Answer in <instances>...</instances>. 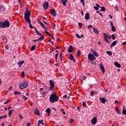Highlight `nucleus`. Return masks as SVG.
Listing matches in <instances>:
<instances>
[{
	"mask_svg": "<svg viewBox=\"0 0 126 126\" xmlns=\"http://www.w3.org/2000/svg\"><path fill=\"white\" fill-rule=\"evenodd\" d=\"M45 33H46V34H47L49 36H51V34L49 33L48 32H47V31H45Z\"/></svg>",
	"mask_w": 126,
	"mask_h": 126,
	"instance_id": "680f3d73",
	"label": "nucleus"
},
{
	"mask_svg": "<svg viewBox=\"0 0 126 126\" xmlns=\"http://www.w3.org/2000/svg\"><path fill=\"white\" fill-rule=\"evenodd\" d=\"M80 55H81V52H80V50H78L77 56H79L80 57Z\"/></svg>",
	"mask_w": 126,
	"mask_h": 126,
	"instance_id": "c9c22d12",
	"label": "nucleus"
},
{
	"mask_svg": "<svg viewBox=\"0 0 126 126\" xmlns=\"http://www.w3.org/2000/svg\"><path fill=\"white\" fill-rule=\"evenodd\" d=\"M94 8L95 10H98L99 9V8H98V7H97L96 6H94Z\"/></svg>",
	"mask_w": 126,
	"mask_h": 126,
	"instance_id": "09e8293b",
	"label": "nucleus"
},
{
	"mask_svg": "<svg viewBox=\"0 0 126 126\" xmlns=\"http://www.w3.org/2000/svg\"><path fill=\"white\" fill-rule=\"evenodd\" d=\"M49 83L50 84V87L49 88V90L50 91H53L55 89V84L54 83V81L52 80H49Z\"/></svg>",
	"mask_w": 126,
	"mask_h": 126,
	"instance_id": "20e7f679",
	"label": "nucleus"
},
{
	"mask_svg": "<svg viewBox=\"0 0 126 126\" xmlns=\"http://www.w3.org/2000/svg\"><path fill=\"white\" fill-rule=\"evenodd\" d=\"M4 26L5 28H6V27H9V26H10V23L8 20H5L4 22Z\"/></svg>",
	"mask_w": 126,
	"mask_h": 126,
	"instance_id": "6e6552de",
	"label": "nucleus"
},
{
	"mask_svg": "<svg viewBox=\"0 0 126 126\" xmlns=\"http://www.w3.org/2000/svg\"><path fill=\"white\" fill-rule=\"evenodd\" d=\"M31 126V124H30V123H28L27 124V126Z\"/></svg>",
	"mask_w": 126,
	"mask_h": 126,
	"instance_id": "69168bd1",
	"label": "nucleus"
},
{
	"mask_svg": "<svg viewBox=\"0 0 126 126\" xmlns=\"http://www.w3.org/2000/svg\"><path fill=\"white\" fill-rule=\"evenodd\" d=\"M90 28H92V25H89L88 26V29H89Z\"/></svg>",
	"mask_w": 126,
	"mask_h": 126,
	"instance_id": "bf43d9fd",
	"label": "nucleus"
},
{
	"mask_svg": "<svg viewBox=\"0 0 126 126\" xmlns=\"http://www.w3.org/2000/svg\"><path fill=\"white\" fill-rule=\"evenodd\" d=\"M114 64L116 66H117V67H118V68L121 67V64L118 62H115Z\"/></svg>",
	"mask_w": 126,
	"mask_h": 126,
	"instance_id": "5701e85b",
	"label": "nucleus"
},
{
	"mask_svg": "<svg viewBox=\"0 0 126 126\" xmlns=\"http://www.w3.org/2000/svg\"><path fill=\"white\" fill-rule=\"evenodd\" d=\"M104 35V38H109V35H108V34H107L106 33H103Z\"/></svg>",
	"mask_w": 126,
	"mask_h": 126,
	"instance_id": "7c9ffc66",
	"label": "nucleus"
},
{
	"mask_svg": "<svg viewBox=\"0 0 126 126\" xmlns=\"http://www.w3.org/2000/svg\"><path fill=\"white\" fill-rule=\"evenodd\" d=\"M43 28H44V30H45V31H48V28L46 27L45 26Z\"/></svg>",
	"mask_w": 126,
	"mask_h": 126,
	"instance_id": "864d4df0",
	"label": "nucleus"
},
{
	"mask_svg": "<svg viewBox=\"0 0 126 126\" xmlns=\"http://www.w3.org/2000/svg\"><path fill=\"white\" fill-rule=\"evenodd\" d=\"M35 32L36 33V34H37L38 35H39V36H41V37H42L43 35V34H42V33L39 32L37 31V32Z\"/></svg>",
	"mask_w": 126,
	"mask_h": 126,
	"instance_id": "f704fd0d",
	"label": "nucleus"
},
{
	"mask_svg": "<svg viewBox=\"0 0 126 126\" xmlns=\"http://www.w3.org/2000/svg\"><path fill=\"white\" fill-rule=\"evenodd\" d=\"M122 113L123 114V115H126V110L123 109L122 111Z\"/></svg>",
	"mask_w": 126,
	"mask_h": 126,
	"instance_id": "e433bc0d",
	"label": "nucleus"
},
{
	"mask_svg": "<svg viewBox=\"0 0 126 126\" xmlns=\"http://www.w3.org/2000/svg\"><path fill=\"white\" fill-rule=\"evenodd\" d=\"M49 99L51 103H55V102H58L59 101V97L57 96L56 94H51Z\"/></svg>",
	"mask_w": 126,
	"mask_h": 126,
	"instance_id": "f257e3e1",
	"label": "nucleus"
},
{
	"mask_svg": "<svg viewBox=\"0 0 126 126\" xmlns=\"http://www.w3.org/2000/svg\"><path fill=\"white\" fill-rule=\"evenodd\" d=\"M100 67L102 72H105V68H104V66H103L102 63H100Z\"/></svg>",
	"mask_w": 126,
	"mask_h": 126,
	"instance_id": "6ab92c4d",
	"label": "nucleus"
},
{
	"mask_svg": "<svg viewBox=\"0 0 126 126\" xmlns=\"http://www.w3.org/2000/svg\"><path fill=\"white\" fill-rule=\"evenodd\" d=\"M76 36L77 38H78V39H81L80 35H79L78 33H76Z\"/></svg>",
	"mask_w": 126,
	"mask_h": 126,
	"instance_id": "a19ab883",
	"label": "nucleus"
},
{
	"mask_svg": "<svg viewBox=\"0 0 126 126\" xmlns=\"http://www.w3.org/2000/svg\"><path fill=\"white\" fill-rule=\"evenodd\" d=\"M105 41L107 42V43H110V41H109V39L108 38H104Z\"/></svg>",
	"mask_w": 126,
	"mask_h": 126,
	"instance_id": "3c124183",
	"label": "nucleus"
},
{
	"mask_svg": "<svg viewBox=\"0 0 126 126\" xmlns=\"http://www.w3.org/2000/svg\"><path fill=\"white\" fill-rule=\"evenodd\" d=\"M22 98L24 99V100H27V99H28L27 97L25 96V95H23Z\"/></svg>",
	"mask_w": 126,
	"mask_h": 126,
	"instance_id": "8fccbe9b",
	"label": "nucleus"
},
{
	"mask_svg": "<svg viewBox=\"0 0 126 126\" xmlns=\"http://www.w3.org/2000/svg\"><path fill=\"white\" fill-rule=\"evenodd\" d=\"M42 5L44 9H48V8H49V2H48L44 1Z\"/></svg>",
	"mask_w": 126,
	"mask_h": 126,
	"instance_id": "0eeeda50",
	"label": "nucleus"
},
{
	"mask_svg": "<svg viewBox=\"0 0 126 126\" xmlns=\"http://www.w3.org/2000/svg\"><path fill=\"white\" fill-rule=\"evenodd\" d=\"M112 37L113 40H115L116 39V36H115V34H112Z\"/></svg>",
	"mask_w": 126,
	"mask_h": 126,
	"instance_id": "49530a36",
	"label": "nucleus"
},
{
	"mask_svg": "<svg viewBox=\"0 0 126 126\" xmlns=\"http://www.w3.org/2000/svg\"><path fill=\"white\" fill-rule=\"evenodd\" d=\"M40 25V26H41V27H42V28L43 27H45V25H44V24H43V23H41Z\"/></svg>",
	"mask_w": 126,
	"mask_h": 126,
	"instance_id": "6e6d98bb",
	"label": "nucleus"
},
{
	"mask_svg": "<svg viewBox=\"0 0 126 126\" xmlns=\"http://www.w3.org/2000/svg\"><path fill=\"white\" fill-rule=\"evenodd\" d=\"M78 26L80 27V28H81V27H82V23H78Z\"/></svg>",
	"mask_w": 126,
	"mask_h": 126,
	"instance_id": "de8ad7c7",
	"label": "nucleus"
},
{
	"mask_svg": "<svg viewBox=\"0 0 126 126\" xmlns=\"http://www.w3.org/2000/svg\"><path fill=\"white\" fill-rule=\"evenodd\" d=\"M59 55V54L57 53L56 54H55V60L56 63H58V56Z\"/></svg>",
	"mask_w": 126,
	"mask_h": 126,
	"instance_id": "72a5a7b5",
	"label": "nucleus"
},
{
	"mask_svg": "<svg viewBox=\"0 0 126 126\" xmlns=\"http://www.w3.org/2000/svg\"><path fill=\"white\" fill-rule=\"evenodd\" d=\"M86 76H83V77H82V79H83V80H85V79H86Z\"/></svg>",
	"mask_w": 126,
	"mask_h": 126,
	"instance_id": "13d9d810",
	"label": "nucleus"
},
{
	"mask_svg": "<svg viewBox=\"0 0 126 126\" xmlns=\"http://www.w3.org/2000/svg\"><path fill=\"white\" fill-rule=\"evenodd\" d=\"M6 9V8L5 7V6L3 5H1L0 6V11H5Z\"/></svg>",
	"mask_w": 126,
	"mask_h": 126,
	"instance_id": "4468645a",
	"label": "nucleus"
},
{
	"mask_svg": "<svg viewBox=\"0 0 126 126\" xmlns=\"http://www.w3.org/2000/svg\"><path fill=\"white\" fill-rule=\"evenodd\" d=\"M66 98H67V94H65V95H63V99H65Z\"/></svg>",
	"mask_w": 126,
	"mask_h": 126,
	"instance_id": "4d7b16f0",
	"label": "nucleus"
},
{
	"mask_svg": "<svg viewBox=\"0 0 126 126\" xmlns=\"http://www.w3.org/2000/svg\"><path fill=\"white\" fill-rule=\"evenodd\" d=\"M36 48V45H33L32 46L31 48V51H34L35 50V48Z\"/></svg>",
	"mask_w": 126,
	"mask_h": 126,
	"instance_id": "c756f323",
	"label": "nucleus"
},
{
	"mask_svg": "<svg viewBox=\"0 0 126 126\" xmlns=\"http://www.w3.org/2000/svg\"><path fill=\"white\" fill-rule=\"evenodd\" d=\"M43 120H39L38 121V125H41V124H42V123H43Z\"/></svg>",
	"mask_w": 126,
	"mask_h": 126,
	"instance_id": "79ce46f5",
	"label": "nucleus"
},
{
	"mask_svg": "<svg viewBox=\"0 0 126 126\" xmlns=\"http://www.w3.org/2000/svg\"><path fill=\"white\" fill-rule=\"evenodd\" d=\"M28 86V82L25 81H23L20 83L19 88L20 89H24V88H27Z\"/></svg>",
	"mask_w": 126,
	"mask_h": 126,
	"instance_id": "f03ea898",
	"label": "nucleus"
},
{
	"mask_svg": "<svg viewBox=\"0 0 126 126\" xmlns=\"http://www.w3.org/2000/svg\"><path fill=\"white\" fill-rule=\"evenodd\" d=\"M49 42L51 43L52 45H54V42L51 39L48 40Z\"/></svg>",
	"mask_w": 126,
	"mask_h": 126,
	"instance_id": "052dcab7",
	"label": "nucleus"
},
{
	"mask_svg": "<svg viewBox=\"0 0 126 126\" xmlns=\"http://www.w3.org/2000/svg\"><path fill=\"white\" fill-rule=\"evenodd\" d=\"M69 123L70 124H71L72 123H73V119H69Z\"/></svg>",
	"mask_w": 126,
	"mask_h": 126,
	"instance_id": "ea45409f",
	"label": "nucleus"
},
{
	"mask_svg": "<svg viewBox=\"0 0 126 126\" xmlns=\"http://www.w3.org/2000/svg\"><path fill=\"white\" fill-rule=\"evenodd\" d=\"M115 110H116V112L117 113V114H118L119 115H121V111H120V109H119V108H118L117 107H116Z\"/></svg>",
	"mask_w": 126,
	"mask_h": 126,
	"instance_id": "393cba45",
	"label": "nucleus"
},
{
	"mask_svg": "<svg viewBox=\"0 0 126 126\" xmlns=\"http://www.w3.org/2000/svg\"><path fill=\"white\" fill-rule=\"evenodd\" d=\"M13 112V110H10L8 112V116L9 117H11V115H12V113Z\"/></svg>",
	"mask_w": 126,
	"mask_h": 126,
	"instance_id": "c85d7f7f",
	"label": "nucleus"
},
{
	"mask_svg": "<svg viewBox=\"0 0 126 126\" xmlns=\"http://www.w3.org/2000/svg\"><path fill=\"white\" fill-rule=\"evenodd\" d=\"M24 61H22L21 62H19L17 64L19 66V67H21V66L22 65V64H23V63H24Z\"/></svg>",
	"mask_w": 126,
	"mask_h": 126,
	"instance_id": "a211bd4d",
	"label": "nucleus"
},
{
	"mask_svg": "<svg viewBox=\"0 0 126 126\" xmlns=\"http://www.w3.org/2000/svg\"><path fill=\"white\" fill-rule=\"evenodd\" d=\"M30 16H31V13L30 12V11L28 9V7H27L26 10L25 12L24 19L30 18Z\"/></svg>",
	"mask_w": 126,
	"mask_h": 126,
	"instance_id": "7ed1b4c3",
	"label": "nucleus"
},
{
	"mask_svg": "<svg viewBox=\"0 0 126 126\" xmlns=\"http://www.w3.org/2000/svg\"><path fill=\"white\" fill-rule=\"evenodd\" d=\"M91 52L92 54H93V55H94V56H95V57H99V55L98 54V53H97V52L95 51V50L91 49Z\"/></svg>",
	"mask_w": 126,
	"mask_h": 126,
	"instance_id": "9d476101",
	"label": "nucleus"
},
{
	"mask_svg": "<svg viewBox=\"0 0 126 126\" xmlns=\"http://www.w3.org/2000/svg\"><path fill=\"white\" fill-rule=\"evenodd\" d=\"M117 43H118V41L117 40L113 41L111 44V46H110L111 48H112V47H114V46H115V45H117Z\"/></svg>",
	"mask_w": 126,
	"mask_h": 126,
	"instance_id": "412c9836",
	"label": "nucleus"
},
{
	"mask_svg": "<svg viewBox=\"0 0 126 126\" xmlns=\"http://www.w3.org/2000/svg\"><path fill=\"white\" fill-rule=\"evenodd\" d=\"M95 5H96V7L98 8H100V7H101V6H100V5L96 3L95 4Z\"/></svg>",
	"mask_w": 126,
	"mask_h": 126,
	"instance_id": "5fc2aeb1",
	"label": "nucleus"
},
{
	"mask_svg": "<svg viewBox=\"0 0 126 126\" xmlns=\"http://www.w3.org/2000/svg\"><path fill=\"white\" fill-rule=\"evenodd\" d=\"M42 40H44V36L39 37L38 39L33 40L32 42L35 43V42H40V41H42Z\"/></svg>",
	"mask_w": 126,
	"mask_h": 126,
	"instance_id": "9b49d317",
	"label": "nucleus"
},
{
	"mask_svg": "<svg viewBox=\"0 0 126 126\" xmlns=\"http://www.w3.org/2000/svg\"><path fill=\"white\" fill-rule=\"evenodd\" d=\"M0 28H5L4 22H0Z\"/></svg>",
	"mask_w": 126,
	"mask_h": 126,
	"instance_id": "4be33fe9",
	"label": "nucleus"
},
{
	"mask_svg": "<svg viewBox=\"0 0 126 126\" xmlns=\"http://www.w3.org/2000/svg\"><path fill=\"white\" fill-rule=\"evenodd\" d=\"M88 60L92 61H95L96 57L93 54L89 53L88 55Z\"/></svg>",
	"mask_w": 126,
	"mask_h": 126,
	"instance_id": "423d86ee",
	"label": "nucleus"
},
{
	"mask_svg": "<svg viewBox=\"0 0 126 126\" xmlns=\"http://www.w3.org/2000/svg\"><path fill=\"white\" fill-rule=\"evenodd\" d=\"M19 117L21 119L23 118V117L20 114H19Z\"/></svg>",
	"mask_w": 126,
	"mask_h": 126,
	"instance_id": "0e129e2a",
	"label": "nucleus"
},
{
	"mask_svg": "<svg viewBox=\"0 0 126 126\" xmlns=\"http://www.w3.org/2000/svg\"><path fill=\"white\" fill-rule=\"evenodd\" d=\"M34 114L35 115H37V116H40V111H39V110H38V108H36L35 110Z\"/></svg>",
	"mask_w": 126,
	"mask_h": 126,
	"instance_id": "aec40b11",
	"label": "nucleus"
},
{
	"mask_svg": "<svg viewBox=\"0 0 126 126\" xmlns=\"http://www.w3.org/2000/svg\"><path fill=\"white\" fill-rule=\"evenodd\" d=\"M122 45H123V46L126 45V41H125V42L122 43Z\"/></svg>",
	"mask_w": 126,
	"mask_h": 126,
	"instance_id": "338daca9",
	"label": "nucleus"
},
{
	"mask_svg": "<svg viewBox=\"0 0 126 126\" xmlns=\"http://www.w3.org/2000/svg\"><path fill=\"white\" fill-rule=\"evenodd\" d=\"M6 115L0 116V120H1L2 119H5L6 118Z\"/></svg>",
	"mask_w": 126,
	"mask_h": 126,
	"instance_id": "4c0bfd02",
	"label": "nucleus"
},
{
	"mask_svg": "<svg viewBox=\"0 0 126 126\" xmlns=\"http://www.w3.org/2000/svg\"><path fill=\"white\" fill-rule=\"evenodd\" d=\"M94 94H95V92L94 91L91 92V96H92V97L93 96Z\"/></svg>",
	"mask_w": 126,
	"mask_h": 126,
	"instance_id": "37998d69",
	"label": "nucleus"
},
{
	"mask_svg": "<svg viewBox=\"0 0 126 126\" xmlns=\"http://www.w3.org/2000/svg\"><path fill=\"white\" fill-rule=\"evenodd\" d=\"M67 52L68 54H70V53H72V52H73V47H72L71 45L69 46L67 49Z\"/></svg>",
	"mask_w": 126,
	"mask_h": 126,
	"instance_id": "1a4fd4ad",
	"label": "nucleus"
},
{
	"mask_svg": "<svg viewBox=\"0 0 126 126\" xmlns=\"http://www.w3.org/2000/svg\"><path fill=\"white\" fill-rule=\"evenodd\" d=\"M106 54H107V55H108V56H112V55H113L112 51H107L106 52Z\"/></svg>",
	"mask_w": 126,
	"mask_h": 126,
	"instance_id": "cd10ccee",
	"label": "nucleus"
},
{
	"mask_svg": "<svg viewBox=\"0 0 126 126\" xmlns=\"http://www.w3.org/2000/svg\"><path fill=\"white\" fill-rule=\"evenodd\" d=\"M93 32L94 33H95V34H99V31H98V30L95 28H93Z\"/></svg>",
	"mask_w": 126,
	"mask_h": 126,
	"instance_id": "bb28decb",
	"label": "nucleus"
},
{
	"mask_svg": "<svg viewBox=\"0 0 126 126\" xmlns=\"http://www.w3.org/2000/svg\"><path fill=\"white\" fill-rule=\"evenodd\" d=\"M91 123L92 125H95V124H97V118L94 117V118L92 120Z\"/></svg>",
	"mask_w": 126,
	"mask_h": 126,
	"instance_id": "f8f14e48",
	"label": "nucleus"
},
{
	"mask_svg": "<svg viewBox=\"0 0 126 126\" xmlns=\"http://www.w3.org/2000/svg\"><path fill=\"white\" fill-rule=\"evenodd\" d=\"M114 8H115L116 11H119V7H118V6H116L114 7Z\"/></svg>",
	"mask_w": 126,
	"mask_h": 126,
	"instance_id": "c03bdc74",
	"label": "nucleus"
},
{
	"mask_svg": "<svg viewBox=\"0 0 126 126\" xmlns=\"http://www.w3.org/2000/svg\"><path fill=\"white\" fill-rule=\"evenodd\" d=\"M92 63L94 64V65H96V63H95L94 61H92Z\"/></svg>",
	"mask_w": 126,
	"mask_h": 126,
	"instance_id": "e2e57ef3",
	"label": "nucleus"
},
{
	"mask_svg": "<svg viewBox=\"0 0 126 126\" xmlns=\"http://www.w3.org/2000/svg\"><path fill=\"white\" fill-rule=\"evenodd\" d=\"M46 113L48 114V116H50V114H51V109L48 108L45 111Z\"/></svg>",
	"mask_w": 126,
	"mask_h": 126,
	"instance_id": "b1692460",
	"label": "nucleus"
},
{
	"mask_svg": "<svg viewBox=\"0 0 126 126\" xmlns=\"http://www.w3.org/2000/svg\"><path fill=\"white\" fill-rule=\"evenodd\" d=\"M99 100L102 104H105V103H106V99L104 97H99Z\"/></svg>",
	"mask_w": 126,
	"mask_h": 126,
	"instance_id": "dca6fc26",
	"label": "nucleus"
},
{
	"mask_svg": "<svg viewBox=\"0 0 126 126\" xmlns=\"http://www.w3.org/2000/svg\"><path fill=\"white\" fill-rule=\"evenodd\" d=\"M25 75V73H24V72H22V76H24Z\"/></svg>",
	"mask_w": 126,
	"mask_h": 126,
	"instance_id": "774afa93",
	"label": "nucleus"
},
{
	"mask_svg": "<svg viewBox=\"0 0 126 126\" xmlns=\"http://www.w3.org/2000/svg\"><path fill=\"white\" fill-rule=\"evenodd\" d=\"M56 50H57V48H56L55 47H53L52 49H51V51L54 52V51H56Z\"/></svg>",
	"mask_w": 126,
	"mask_h": 126,
	"instance_id": "603ef678",
	"label": "nucleus"
},
{
	"mask_svg": "<svg viewBox=\"0 0 126 126\" xmlns=\"http://www.w3.org/2000/svg\"><path fill=\"white\" fill-rule=\"evenodd\" d=\"M83 106L86 107V102L83 101Z\"/></svg>",
	"mask_w": 126,
	"mask_h": 126,
	"instance_id": "a18cd8bd",
	"label": "nucleus"
},
{
	"mask_svg": "<svg viewBox=\"0 0 126 126\" xmlns=\"http://www.w3.org/2000/svg\"><path fill=\"white\" fill-rule=\"evenodd\" d=\"M111 29L113 32H116V28L114 26L111 27Z\"/></svg>",
	"mask_w": 126,
	"mask_h": 126,
	"instance_id": "2f4dec72",
	"label": "nucleus"
},
{
	"mask_svg": "<svg viewBox=\"0 0 126 126\" xmlns=\"http://www.w3.org/2000/svg\"><path fill=\"white\" fill-rule=\"evenodd\" d=\"M101 11H106V8H105V7L104 6H101Z\"/></svg>",
	"mask_w": 126,
	"mask_h": 126,
	"instance_id": "473e14b6",
	"label": "nucleus"
},
{
	"mask_svg": "<svg viewBox=\"0 0 126 126\" xmlns=\"http://www.w3.org/2000/svg\"><path fill=\"white\" fill-rule=\"evenodd\" d=\"M51 13L54 17H56L57 16V14L56 13V10H55V9L51 10Z\"/></svg>",
	"mask_w": 126,
	"mask_h": 126,
	"instance_id": "ddd939ff",
	"label": "nucleus"
},
{
	"mask_svg": "<svg viewBox=\"0 0 126 126\" xmlns=\"http://www.w3.org/2000/svg\"><path fill=\"white\" fill-rule=\"evenodd\" d=\"M69 59L70 61H73V63H76L75 59H74V57L72 56V54H70L69 55Z\"/></svg>",
	"mask_w": 126,
	"mask_h": 126,
	"instance_id": "2eb2a0df",
	"label": "nucleus"
},
{
	"mask_svg": "<svg viewBox=\"0 0 126 126\" xmlns=\"http://www.w3.org/2000/svg\"><path fill=\"white\" fill-rule=\"evenodd\" d=\"M25 20L26 23H29V27L31 29H33L34 28V27L31 24V20H30V18L25 19Z\"/></svg>",
	"mask_w": 126,
	"mask_h": 126,
	"instance_id": "39448f33",
	"label": "nucleus"
},
{
	"mask_svg": "<svg viewBox=\"0 0 126 126\" xmlns=\"http://www.w3.org/2000/svg\"><path fill=\"white\" fill-rule=\"evenodd\" d=\"M90 18V15H89V13H87L85 16V19L86 20H89V19Z\"/></svg>",
	"mask_w": 126,
	"mask_h": 126,
	"instance_id": "f3484780",
	"label": "nucleus"
},
{
	"mask_svg": "<svg viewBox=\"0 0 126 126\" xmlns=\"http://www.w3.org/2000/svg\"><path fill=\"white\" fill-rule=\"evenodd\" d=\"M63 5H66V2H67V0H61Z\"/></svg>",
	"mask_w": 126,
	"mask_h": 126,
	"instance_id": "a878e982",
	"label": "nucleus"
},
{
	"mask_svg": "<svg viewBox=\"0 0 126 126\" xmlns=\"http://www.w3.org/2000/svg\"><path fill=\"white\" fill-rule=\"evenodd\" d=\"M14 94H15V95H17L18 94H19V95H20V94H21V93L19 92H15Z\"/></svg>",
	"mask_w": 126,
	"mask_h": 126,
	"instance_id": "58836bf2",
	"label": "nucleus"
}]
</instances>
